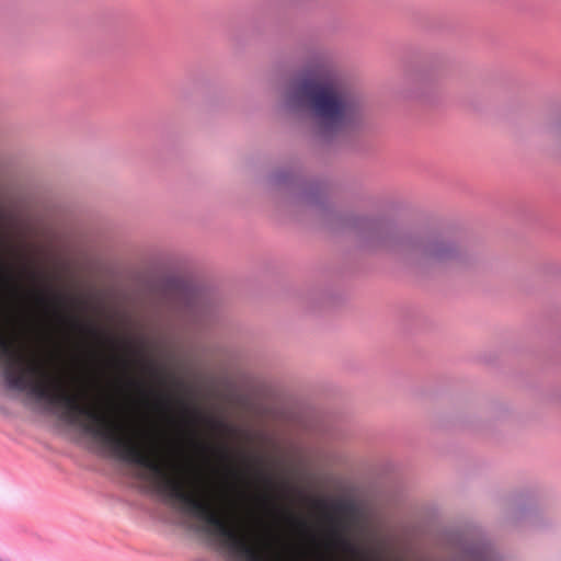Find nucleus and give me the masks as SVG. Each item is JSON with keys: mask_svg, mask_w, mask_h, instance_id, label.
Instances as JSON below:
<instances>
[{"mask_svg": "<svg viewBox=\"0 0 561 561\" xmlns=\"http://www.w3.org/2000/svg\"><path fill=\"white\" fill-rule=\"evenodd\" d=\"M345 224L367 247L385 250L405 265L419 270L462 262V250L457 241L440 232L412 229L393 220L369 217H351Z\"/></svg>", "mask_w": 561, "mask_h": 561, "instance_id": "2", "label": "nucleus"}, {"mask_svg": "<svg viewBox=\"0 0 561 561\" xmlns=\"http://www.w3.org/2000/svg\"><path fill=\"white\" fill-rule=\"evenodd\" d=\"M330 506L333 511L339 513L345 512L347 510V503L342 500L330 502Z\"/></svg>", "mask_w": 561, "mask_h": 561, "instance_id": "6", "label": "nucleus"}, {"mask_svg": "<svg viewBox=\"0 0 561 561\" xmlns=\"http://www.w3.org/2000/svg\"><path fill=\"white\" fill-rule=\"evenodd\" d=\"M285 106L293 113L307 114L316 135L327 142L345 130L362 127L368 116L367 103L360 94L309 73L291 82Z\"/></svg>", "mask_w": 561, "mask_h": 561, "instance_id": "1", "label": "nucleus"}, {"mask_svg": "<svg viewBox=\"0 0 561 561\" xmlns=\"http://www.w3.org/2000/svg\"><path fill=\"white\" fill-rule=\"evenodd\" d=\"M551 137L553 140V153L561 160V121L551 129Z\"/></svg>", "mask_w": 561, "mask_h": 561, "instance_id": "5", "label": "nucleus"}, {"mask_svg": "<svg viewBox=\"0 0 561 561\" xmlns=\"http://www.w3.org/2000/svg\"><path fill=\"white\" fill-rule=\"evenodd\" d=\"M267 186L274 198L289 210L308 213L320 220L330 221L327 191L320 183L299 185L291 169H279L268 175Z\"/></svg>", "mask_w": 561, "mask_h": 561, "instance_id": "3", "label": "nucleus"}, {"mask_svg": "<svg viewBox=\"0 0 561 561\" xmlns=\"http://www.w3.org/2000/svg\"><path fill=\"white\" fill-rule=\"evenodd\" d=\"M440 76L434 71L419 72L414 79L415 93L425 100H431L440 90Z\"/></svg>", "mask_w": 561, "mask_h": 561, "instance_id": "4", "label": "nucleus"}, {"mask_svg": "<svg viewBox=\"0 0 561 561\" xmlns=\"http://www.w3.org/2000/svg\"><path fill=\"white\" fill-rule=\"evenodd\" d=\"M344 543H345L347 549H350L352 551H356V548L352 543H350L348 541H344Z\"/></svg>", "mask_w": 561, "mask_h": 561, "instance_id": "7", "label": "nucleus"}]
</instances>
